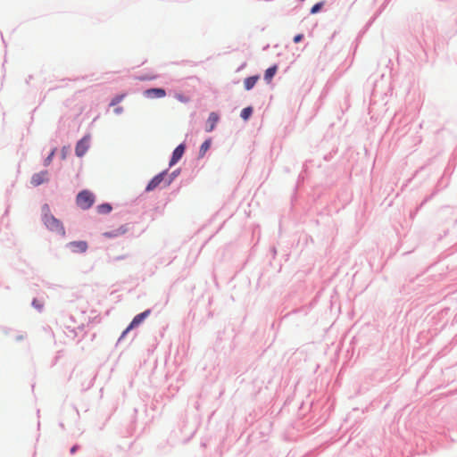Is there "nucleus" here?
I'll return each instance as SVG.
<instances>
[{
  "instance_id": "obj_1",
  "label": "nucleus",
  "mask_w": 457,
  "mask_h": 457,
  "mask_svg": "<svg viewBox=\"0 0 457 457\" xmlns=\"http://www.w3.org/2000/svg\"><path fill=\"white\" fill-rule=\"evenodd\" d=\"M43 215V222L53 232L58 233L62 236L65 235V229L62 223L51 214L50 207L48 204H44L41 208Z\"/></svg>"
},
{
  "instance_id": "obj_2",
  "label": "nucleus",
  "mask_w": 457,
  "mask_h": 457,
  "mask_svg": "<svg viewBox=\"0 0 457 457\" xmlns=\"http://www.w3.org/2000/svg\"><path fill=\"white\" fill-rule=\"evenodd\" d=\"M76 203L82 210H87L94 204L95 195L88 190H82L78 194Z\"/></svg>"
},
{
  "instance_id": "obj_3",
  "label": "nucleus",
  "mask_w": 457,
  "mask_h": 457,
  "mask_svg": "<svg viewBox=\"0 0 457 457\" xmlns=\"http://www.w3.org/2000/svg\"><path fill=\"white\" fill-rule=\"evenodd\" d=\"M89 136H85L77 143L75 148V153L77 156L82 157L87 153L89 147Z\"/></svg>"
},
{
  "instance_id": "obj_4",
  "label": "nucleus",
  "mask_w": 457,
  "mask_h": 457,
  "mask_svg": "<svg viewBox=\"0 0 457 457\" xmlns=\"http://www.w3.org/2000/svg\"><path fill=\"white\" fill-rule=\"evenodd\" d=\"M150 313V311H145L142 313H139L134 317L129 327L123 331L121 337H124L125 335L134 328L135 327L138 326Z\"/></svg>"
},
{
  "instance_id": "obj_5",
  "label": "nucleus",
  "mask_w": 457,
  "mask_h": 457,
  "mask_svg": "<svg viewBox=\"0 0 457 457\" xmlns=\"http://www.w3.org/2000/svg\"><path fill=\"white\" fill-rule=\"evenodd\" d=\"M167 172L162 171L158 175L154 176L145 187V191L150 192L154 190L164 180Z\"/></svg>"
},
{
  "instance_id": "obj_6",
  "label": "nucleus",
  "mask_w": 457,
  "mask_h": 457,
  "mask_svg": "<svg viewBox=\"0 0 457 457\" xmlns=\"http://www.w3.org/2000/svg\"><path fill=\"white\" fill-rule=\"evenodd\" d=\"M68 246L73 253H85L87 250V243L86 241H72Z\"/></svg>"
},
{
  "instance_id": "obj_7",
  "label": "nucleus",
  "mask_w": 457,
  "mask_h": 457,
  "mask_svg": "<svg viewBox=\"0 0 457 457\" xmlns=\"http://www.w3.org/2000/svg\"><path fill=\"white\" fill-rule=\"evenodd\" d=\"M185 153V145L183 144H180L178 145L175 150L172 153L171 159L170 161V166H173L176 164L183 156Z\"/></svg>"
},
{
  "instance_id": "obj_8",
  "label": "nucleus",
  "mask_w": 457,
  "mask_h": 457,
  "mask_svg": "<svg viewBox=\"0 0 457 457\" xmlns=\"http://www.w3.org/2000/svg\"><path fill=\"white\" fill-rule=\"evenodd\" d=\"M219 115L216 113V112H211L208 119H207V121H206V128H205V130L207 132H211L214 129V128L216 127L218 121H219Z\"/></svg>"
},
{
  "instance_id": "obj_9",
  "label": "nucleus",
  "mask_w": 457,
  "mask_h": 457,
  "mask_svg": "<svg viewBox=\"0 0 457 457\" xmlns=\"http://www.w3.org/2000/svg\"><path fill=\"white\" fill-rule=\"evenodd\" d=\"M144 95L149 98H162L166 96V91L162 88H150L144 92Z\"/></svg>"
},
{
  "instance_id": "obj_10",
  "label": "nucleus",
  "mask_w": 457,
  "mask_h": 457,
  "mask_svg": "<svg viewBox=\"0 0 457 457\" xmlns=\"http://www.w3.org/2000/svg\"><path fill=\"white\" fill-rule=\"evenodd\" d=\"M47 171H41L39 173H36L31 178V184L35 187L41 185L42 183L47 181Z\"/></svg>"
},
{
  "instance_id": "obj_11",
  "label": "nucleus",
  "mask_w": 457,
  "mask_h": 457,
  "mask_svg": "<svg viewBox=\"0 0 457 457\" xmlns=\"http://www.w3.org/2000/svg\"><path fill=\"white\" fill-rule=\"evenodd\" d=\"M128 231V228L126 225L120 226L119 228L112 231V232H105L104 233V236L105 237H116L121 235H124Z\"/></svg>"
},
{
  "instance_id": "obj_12",
  "label": "nucleus",
  "mask_w": 457,
  "mask_h": 457,
  "mask_svg": "<svg viewBox=\"0 0 457 457\" xmlns=\"http://www.w3.org/2000/svg\"><path fill=\"white\" fill-rule=\"evenodd\" d=\"M260 77L258 75L248 77L244 81V86L246 90L252 89L257 81L259 80Z\"/></svg>"
},
{
  "instance_id": "obj_13",
  "label": "nucleus",
  "mask_w": 457,
  "mask_h": 457,
  "mask_svg": "<svg viewBox=\"0 0 457 457\" xmlns=\"http://www.w3.org/2000/svg\"><path fill=\"white\" fill-rule=\"evenodd\" d=\"M276 71H277V66L276 65L267 69L266 71H265V74H264L265 80L270 82L272 79V78L274 77V75L276 74Z\"/></svg>"
},
{
  "instance_id": "obj_14",
  "label": "nucleus",
  "mask_w": 457,
  "mask_h": 457,
  "mask_svg": "<svg viewBox=\"0 0 457 457\" xmlns=\"http://www.w3.org/2000/svg\"><path fill=\"white\" fill-rule=\"evenodd\" d=\"M112 211V206L109 204H103L97 206V212L101 214H107Z\"/></svg>"
},
{
  "instance_id": "obj_15",
  "label": "nucleus",
  "mask_w": 457,
  "mask_h": 457,
  "mask_svg": "<svg viewBox=\"0 0 457 457\" xmlns=\"http://www.w3.org/2000/svg\"><path fill=\"white\" fill-rule=\"evenodd\" d=\"M253 113L252 107H245L241 111V118L245 120H248Z\"/></svg>"
},
{
  "instance_id": "obj_16",
  "label": "nucleus",
  "mask_w": 457,
  "mask_h": 457,
  "mask_svg": "<svg viewBox=\"0 0 457 457\" xmlns=\"http://www.w3.org/2000/svg\"><path fill=\"white\" fill-rule=\"evenodd\" d=\"M210 145H211L210 140L204 141L200 147V153L202 154H204V153L209 149Z\"/></svg>"
},
{
  "instance_id": "obj_17",
  "label": "nucleus",
  "mask_w": 457,
  "mask_h": 457,
  "mask_svg": "<svg viewBox=\"0 0 457 457\" xmlns=\"http://www.w3.org/2000/svg\"><path fill=\"white\" fill-rule=\"evenodd\" d=\"M124 96H125V95L116 96L114 98H112L110 104L112 106L118 104L120 102H121L123 100Z\"/></svg>"
},
{
  "instance_id": "obj_18",
  "label": "nucleus",
  "mask_w": 457,
  "mask_h": 457,
  "mask_svg": "<svg viewBox=\"0 0 457 457\" xmlns=\"http://www.w3.org/2000/svg\"><path fill=\"white\" fill-rule=\"evenodd\" d=\"M322 3H317L316 4H314L311 9V13L314 14L318 12L322 8Z\"/></svg>"
},
{
  "instance_id": "obj_19",
  "label": "nucleus",
  "mask_w": 457,
  "mask_h": 457,
  "mask_svg": "<svg viewBox=\"0 0 457 457\" xmlns=\"http://www.w3.org/2000/svg\"><path fill=\"white\" fill-rule=\"evenodd\" d=\"M54 153H55V150L54 149L50 154L46 157V159L45 160V164L46 165H48L51 162H52V159L54 155Z\"/></svg>"
},
{
  "instance_id": "obj_20",
  "label": "nucleus",
  "mask_w": 457,
  "mask_h": 457,
  "mask_svg": "<svg viewBox=\"0 0 457 457\" xmlns=\"http://www.w3.org/2000/svg\"><path fill=\"white\" fill-rule=\"evenodd\" d=\"M302 39H303V35L302 34H298V35H296L294 37V42L295 43H299Z\"/></svg>"
},
{
  "instance_id": "obj_21",
  "label": "nucleus",
  "mask_w": 457,
  "mask_h": 457,
  "mask_svg": "<svg viewBox=\"0 0 457 457\" xmlns=\"http://www.w3.org/2000/svg\"><path fill=\"white\" fill-rule=\"evenodd\" d=\"M33 305L36 306L37 308H40L41 307L40 305H38V303H37L36 300L33 301Z\"/></svg>"
},
{
  "instance_id": "obj_22",
  "label": "nucleus",
  "mask_w": 457,
  "mask_h": 457,
  "mask_svg": "<svg viewBox=\"0 0 457 457\" xmlns=\"http://www.w3.org/2000/svg\"><path fill=\"white\" fill-rule=\"evenodd\" d=\"M115 111H116V112H120L122 111V108L119 107Z\"/></svg>"
},
{
  "instance_id": "obj_23",
  "label": "nucleus",
  "mask_w": 457,
  "mask_h": 457,
  "mask_svg": "<svg viewBox=\"0 0 457 457\" xmlns=\"http://www.w3.org/2000/svg\"><path fill=\"white\" fill-rule=\"evenodd\" d=\"M173 178H170L167 182H166V185H170L171 183V180H172Z\"/></svg>"
}]
</instances>
